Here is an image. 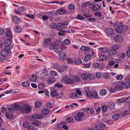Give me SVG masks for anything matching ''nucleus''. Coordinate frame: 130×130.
Wrapping results in <instances>:
<instances>
[{"label": "nucleus", "instance_id": "1", "mask_svg": "<svg viewBox=\"0 0 130 130\" xmlns=\"http://www.w3.org/2000/svg\"><path fill=\"white\" fill-rule=\"evenodd\" d=\"M115 25L117 26L115 28V31L118 33H120L122 32L123 31L127 30L128 28L125 25H121L118 23L115 24Z\"/></svg>", "mask_w": 130, "mask_h": 130}, {"label": "nucleus", "instance_id": "2", "mask_svg": "<svg viewBox=\"0 0 130 130\" xmlns=\"http://www.w3.org/2000/svg\"><path fill=\"white\" fill-rule=\"evenodd\" d=\"M31 110V108L26 104H23L21 106L20 111L22 113H29Z\"/></svg>", "mask_w": 130, "mask_h": 130}, {"label": "nucleus", "instance_id": "3", "mask_svg": "<svg viewBox=\"0 0 130 130\" xmlns=\"http://www.w3.org/2000/svg\"><path fill=\"white\" fill-rule=\"evenodd\" d=\"M124 83L123 82H119L117 86L115 88L111 87L109 88V90L110 92H114L117 90V89L119 90H121L123 88L122 85L123 86Z\"/></svg>", "mask_w": 130, "mask_h": 130}, {"label": "nucleus", "instance_id": "4", "mask_svg": "<svg viewBox=\"0 0 130 130\" xmlns=\"http://www.w3.org/2000/svg\"><path fill=\"white\" fill-rule=\"evenodd\" d=\"M11 41L9 40H5L4 42L5 47L4 49L6 50L9 52L11 49L10 45L11 44Z\"/></svg>", "mask_w": 130, "mask_h": 130}, {"label": "nucleus", "instance_id": "5", "mask_svg": "<svg viewBox=\"0 0 130 130\" xmlns=\"http://www.w3.org/2000/svg\"><path fill=\"white\" fill-rule=\"evenodd\" d=\"M89 7L93 11H98L100 9V6L99 5L95 4L94 3L90 4Z\"/></svg>", "mask_w": 130, "mask_h": 130}, {"label": "nucleus", "instance_id": "6", "mask_svg": "<svg viewBox=\"0 0 130 130\" xmlns=\"http://www.w3.org/2000/svg\"><path fill=\"white\" fill-rule=\"evenodd\" d=\"M85 115L84 113L83 112L77 113L76 115L74 117L75 119L78 121H80L82 120V117Z\"/></svg>", "mask_w": 130, "mask_h": 130}, {"label": "nucleus", "instance_id": "7", "mask_svg": "<svg viewBox=\"0 0 130 130\" xmlns=\"http://www.w3.org/2000/svg\"><path fill=\"white\" fill-rule=\"evenodd\" d=\"M97 130H107V128L105 127V125L103 123L100 124L95 127Z\"/></svg>", "mask_w": 130, "mask_h": 130}, {"label": "nucleus", "instance_id": "8", "mask_svg": "<svg viewBox=\"0 0 130 130\" xmlns=\"http://www.w3.org/2000/svg\"><path fill=\"white\" fill-rule=\"evenodd\" d=\"M105 32L107 35H111L114 33V31L113 29L111 28H107L105 30Z\"/></svg>", "mask_w": 130, "mask_h": 130}, {"label": "nucleus", "instance_id": "9", "mask_svg": "<svg viewBox=\"0 0 130 130\" xmlns=\"http://www.w3.org/2000/svg\"><path fill=\"white\" fill-rule=\"evenodd\" d=\"M9 52L8 51L4 49L2 50L0 52V54L2 56L6 57L9 54Z\"/></svg>", "mask_w": 130, "mask_h": 130}, {"label": "nucleus", "instance_id": "10", "mask_svg": "<svg viewBox=\"0 0 130 130\" xmlns=\"http://www.w3.org/2000/svg\"><path fill=\"white\" fill-rule=\"evenodd\" d=\"M113 40L116 42H120L122 41L123 40V38L120 36L117 35L114 38Z\"/></svg>", "mask_w": 130, "mask_h": 130}, {"label": "nucleus", "instance_id": "11", "mask_svg": "<svg viewBox=\"0 0 130 130\" xmlns=\"http://www.w3.org/2000/svg\"><path fill=\"white\" fill-rule=\"evenodd\" d=\"M62 51V48L61 46L58 45H56L55 48L54 49V51L55 52L60 53Z\"/></svg>", "mask_w": 130, "mask_h": 130}, {"label": "nucleus", "instance_id": "12", "mask_svg": "<svg viewBox=\"0 0 130 130\" xmlns=\"http://www.w3.org/2000/svg\"><path fill=\"white\" fill-rule=\"evenodd\" d=\"M86 11L83 14V15L86 18H89L92 17L91 14H90L89 10L88 9H86Z\"/></svg>", "mask_w": 130, "mask_h": 130}, {"label": "nucleus", "instance_id": "13", "mask_svg": "<svg viewBox=\"0 0 130 130\" xmlns=\"http://www.w3.org/2000/svg\"><path fill=\"white\" fill-rule=\"evenodd\" d=\"M64 83L67 84H72L74 83V82L73 79L68 78L64 80Z\"/></svg>", "mask_w": 130, "mask_h": 130}, {"label": "nucleus", "instance_id": "14", "mask_svg": "<svg viewBox=\"0 0 130 130\" xmlns=\"http://www.w3.org/2000/svg\"><path fill=\"white\" fill-rule=\"evenodd\" d=\"M13 109L14 110L17 111L20 109L21 106L20 105L18 104H15L12 105Z\"/></svg>", "mask_w": 130, "mask_h": 130}, {"label": "nucleus", "instance_id": "15", "mask_svg": "<svg viewBox=\"0 0 130 130\" xmlns=\"http://www.w3.org/2000/svg\"><path fill=\"white\" fill-rule=\"evenodd\" d=\"M12 33L10 31L7 30L6 32V35L7 37L8 38H9L8 40H9L11 41L12 38V36L11 35Z\"/></svg>", "mask_w": 130, "mask_h": 130}, {"label": "nucleus", "instance_id": "16", "mask_svg": "<svg viewBox=\"0 0 130 130\" xmlns=\"http://www.w3.org/2000/svg\"><path fill=\"white\" fill-rule=\"evenodd\" d=\"M86 112L90 114H93L95 112L93 108H88L86 109Z\"/></svg>", "mask_w": 130, "mask_h": 130}, {"label": "nucleus", "instance_id": "17", "mask_svg": "<svg viewBox=\"0 0 130 130\" xmlns=\"http://www.w3.org/2000/svg\"><path fill=\"white\" fill-rule=\"evenodd\" d=\"M32 118L33 119H41L43 118V116L41 115L37 114H34L31 115Z\"/></svg>", "mask_w": 130, "mask_h": 130}, {"label": "nucleus", "instance_id": "18", "mask_svg": "<svg viewBox=\"0 0 130 130\" xmlns=\"http://www.w3.org/2000/svg\"><path fill=\"white\" fill-rule=\"evenodd\" d=\"M115 104L112 102H110L108 103L107 106L108 108L110 109H112L115 107Z\"/></svg>", "mask_w": 130, "mask_h": 130}, {"label": "nucleus", "instance_id": "19", "mask_svg": "<svg viewBox=\"0 0 130 130\" xmlns=\"http://www.w3.org/2000/svg\"><path fill=\"white\" fill-rule=\"evenodd\" d=\"M57 12V13L59 14H63L66 12V11L65 9L61 8L58 9Z\"/></svg>", "mask_w": 130, "mask_h": 130}, {"label": "nucleus", "instance_id": "20", "mask_svg": "<svg viewBox=\"0 0 130 130\" xmlns=\"http://www.w3.org/2000/svg\"><path fill=\"white\" fill-rule=\"evenodd\" d=\"M13 20L15 23L18 24L19 22L20 18L18 17L14 16L13 18Z\"/></svg>", "mask_w": 130, "mask_h": 130}, {"label": "nucleus", "instance_id": "21", "mask_svg": "<svg viewBox=\"0 0 130 130\" xmlns=\"http://www.w3.org/2000/svg\"><path fill=\"white\" fill-rule=\"evenodd\" d=\"M59 57L61 59H62L63 60H64V59L66 57V54L64 52H61L59 54Z\"/></svg>", "mask_w": 130, "mask_h": 130}, {"label": "nucleus", "instance_id": "22", "mask_svg": "<svg viewBox=\"0 0 130 130\" xmlns=\"http://www.w3.org/2000/svg\"><path fill=\"white\" fill-rule=\"evenodd\" d=\"M117 53V51L116 50H112L111 49L109 50L108 52V54L110 56H112L116 54Z\"/></svg>", "mask_w": 130, "mask_h": 130}, {"label": "nucleus", "instance_id": "23", "mask_svg": "<svg viewBox=\"0 0 130 130\" xmlns=\"http://www.w3.org/2000/svg\"><path fill=\"white\" fill-rule=\"evenodd\" d=\"M99 50H100V52L103 53H107L108 51V49L106 48H103L100 47L99 48Z\"/></svg>", "mask_w": 130, "mask_h": 130}, {"label": "nucleus", "instance_id": "24", "mask_svg": "<svg viewBox=\"0 0 130 130\" xmlns=\"http://www.w3.org/2000/svg\"><path fill=\"white\" fill-rule=\"evenodd\" d=\"M70 97L71 98L75 99L77 97V95L76 93H72L70 94Z\"/></svg>", "mask_w": 130, "mask_h": 130}, {"label": "nucleus", "instance_id": "25", "mask_svg": "<svg viewBox=\"0 0 130 130\" xmlns=\"http://www.w3.org/2000/svg\"><path fill=\"white\" fill-rule=\"evenodd\" d=\"M5 116L8 119H12L13 117L12 114L9 112H6Z\"/></svg>", "mask_w": 130, "mask_h": 130}, {"label": "nucleus", "instance_id": "26", "mask_svg": "<svg viewBox=\"0 0 130 130\" xmlns=\"http://www.w3.org/2000/svg\"><path fill=\"white\" fill-rule=\"evenodd\" d=\"M86 55H88L90 56H93L94 55V53L93 51L89 50L86 52Z\"/></svg>", "mask_w": 130, "mask_h": 130}, {"label": "nucleus", "instance_id": "27", "mask_svg": "<svg viewBox=\"0 0 130 130\" xmlns=\"http://www.w3.org/2000/svg\"><path fill=\"white\" fill-rule=\"evenodd\" d=\"M120 118V116L119 114H115L113 115L112 117L113 119L115 120H118Z\"/></svg>", "mask_w": 130, "mask_h": 130}, {"label": "nucleus", "instance_id": "28", "mask_svg": "<svg viewBox=\"0 0 130 130\" xmlns=\"http://www.w3.org/2000/svg\"><path fill=\"white\" fill-rule=\"evenodd\" d=\"M49 111L47 109H44L42 111V113L43 115H47L49 113Z\"/></svg>", "mask_w": 130, "mask_h": 130}, {"label": "nucleus", "instance_id": "29", "mask_svg": "<svg viewBox=\"0 0 130 130\" xmlns=\"http://www.w3.org/2000/svg\"><path fill=\"white\" fill-rule=\"evenodd\" d=\"M36 76L35 75H33L29 77V79L31 82H34L36 80Z\"/></svg>", "mask_w": 130, "mask_h": 130}, {"label": "nucleus", "instance_id": "30", "mask_svg": "<svg viewBox=\"0 0 130 130\" xmlns=\"http://www.w3.org/2000/svg\"><path fill=\"white\" fill-rule=\"evenodd\" d=\"M80 48L81 50L83 51H86V52H87L90 49L88 47L85 46H82Z\"/></svg>", "mask_w": 130, "mask_h": 130}, {"label": "nucleus", "instance_id": "31", "mask_svg": "<svg viewBox=\"0 0 130 130\" xmlns=\"http://www.w3.org/2000/svg\"><path fill=\"white\" fill-rule=\"evenodd\" d=\"M84 57V60L86 61H88L91 59L92 56H90L88 55H86Z\"/></svg>", "mask_w": 130, "mask_h": 130}, {"label": "nucleus", "instance_id": "32", "mask_svg": "<svg viewBox=\"0 0 130 130\" xmlns=\"http://www.w3.org/2000/svg\"><path fill=\"white\" fill-rule=\"evenodd\" d=\"M74 62L75 64L78 65L81 64L82 62V61L80 59L77 58L75 60Z\"/></svg>", "mask_w": 130, "mask_h": 130}, {"label": "nucleus", "instance_id": "33", "mask_svg": "<svg viewBox=\"0 0 130 130\" xmlns=\"http://www.w3.org/2000/svg\"><path fill=\"white\" fill-rule=\"evenodd\" d=\"M95 78L94 75L92 74H89L88 75V78L91 80Z\"/></svg>", "mask_w": 130, "mask_h": 130}, {"label": "nucleus", "instance_id": "34", "mask_svg": "<svg viewBox=\"0 0 130 130\" xmlns=\"http://www.w3.org/2000/svg\"><path fill=\"white\" fill-rule=\"evenodd\" d=\"M51 39L49 38L46 39L44 41V44L45 45H49L51 43Z\"/></svg>", "mask_w": 130, "mask_h": 130}, {"label": "nucleus", "instance_id": "35", "mask_svg": "<svg viewBox=\"0 0 130 130\" xmlns=\"http://www.w3.org/2000/svg\"><path fill=\"white\" fill-rule=\"evenodd\" d=\"M92 96H93L94 98L97 99L99 98V96L97 92L95 91H94L92 93Z\"/></svg>", "mask_w": 130, "mask_h": 130}, {"label": "nucleus", "instance_id": "36", "mask_svg": "<svg viewBox=\"0 0 130 130\" xmlns=\"http://www.w3.org/2000/svg\"><path fill=\"white\" fill-rule=\"evenodd\" d=\"M41 103L39 101H37L35 103V107L36 108L40 107L41 105Z\"/></svg>", "mask_w": 130, "mask_h": 130}, {"label": "nucleus", "instance_id": "37", "mask_svg": "<svg viewBox=\"0 0 130 130\" xmlns=\"http://www.w3.org/2000/svg\"><path fill=\"white\" fill-rule=\"evenodd\" d=\"M125 98L123 97L122 98H121L119 99H118L117 101L118 104H120L122 103L123 102H125Z\"/></svg>", "mask_w": 130, "mask_h": 130}, {"label": "nucleus", "instance_id": "38", "mask_svg": "<svg viewBox=\"0 0 130 130\" xmlns=\"http://www.w3.org/2000/svg\"><path fill=\"white\" fill-rule=\"evenodd\" d=\"M68 9L70 10H73L75 8V5L73 4H70L68 6Z\"/></svg>", "mask_w": 130, "mask_h": 130}, {"label": "nucleus", "instance_id": "39", "mask_svg": "<svg viewBox=\"0 0 130 130\" xmlns=\"http://www.w3.org/2000/svg\"><path fill=\"white\" fill-rule=\"evenodd\" d=\"M14 30L16 32H18L21 30V27L19 26H16L15 27Z\"/></svg>", "mask_w": 130, "mask_h": 130}, {"label": "nucleus", "instance_id": "40", "mask_svg": "<svg viewBox=\"0 0 130 130\" xmlns=\"http://www.w3.org/2000/svg\"><path fill=\"white\" fill-rule=\"evenodd\" d=\"M106 59V57L105 55H101L99 59L100 61H102L105 60Z\"/></svg>", "mask_w": 130, "mask_h": 130}, {"label": "nucleus", "instance_id": "41", "mask_svg": "<svg viewBox=\"0 0 130 130\" xmlns=\"http://www.w3.org/2000/svg\"><path fill=\"white\" fill-rule=\"evenodd\" d=\"M81 77L83 79L86 80L88 78V75L85 73L81 74Z\"/></svg>", "mask_w": 130, "mask_h": 130}, {"label": "nucleus", "instance_id": "42", "mask_svg": "<svg viewBox=\"0 0 130 130\" xmlns=\"http://www.w3.org/2000/svg\"><path fill=\"white\" fill-rule=\"evenodd\" d=\"M107 92V91L105 89H103L101 90L100 92V94L101 95H105Z\"/></svg>", "mask_w": 130, "mask_h": 130}, {"label": "nucleus", "instance_id": "43", "mask_svg": "<svg viewBox=\"0 0 130 130\" xmlns=\"http://www.w3.org/2000/svg\"><path fill=\"white\" fill-rule=\"evenodd\" d=\"M16 92H17L16 91H13L12 90H11L9 91H4V93L5 94H7L10 93L14 94Z\"/></svg>", "mask_w": 130, "mask_h": 130}, {"label": "nucleus", "instance_id": "44", "mask_svg": "<svg viewBox=\"0 0 130 130\" xmlns=\"http://www.w3.org/2000/svg\"><path fill=\"white\" fill-rule=\"evenodd\" d=\"M119 47L117 45H113L110 47V48L112 50H118L119 49Z\"/></svg>", "mask_w": 130, "mask_h": 130}, {"label": "nucleus", "instance_id": "45", "mask_svg": "<svg viewBox=\"0 0 130 130\" xmlns=\"http://www.w3.org/2000/svg\"><path fill=\"white\" fill-rule=\"evenodd\" d=\"M103 77L105 79H108L110 77V74L108 73H105L103 74Z\"/></svg>", "mask_w": 130, "mask_h": 130}, {"label": "nucleus", "instance_id": "46", "mask_svg": "<svg viewBox=\"0 0 130 130\" xmlns=\"http://www.w3.org/2000/svg\"><path fill=\"white\" fill-rule=\"evenodd\" d=\"M22 85L23 86L27 87L29 85V83L28 81H26L22 82Z\"/></svg>", "mask_w": 130, "mask_h": 130}, {"label": "nucleus", "instance_id": "47", "mask_svg": "<svg viewBox=\"0 0 130 130\" xmlns=\"http://www.w3.org/2000/svg\"><path fill=\"white\" fill-rule=\"evenodd\" d=\"M41 74L42 76H47L48 73V72L45 70H43Z\"/></svg>", "mask_w": 130, "mask_h": 130}, {"label": "nucleus", "instance_id": "48", "mask_svg": "<svg viewBox=\"0 0 130 130\" xmlns=\"http://www.w3.org/2000/svg\"><path fill=\"white\" fill-rule=\"evenodd\" d=\"M63 94L61 92L60 93H56V98L57 99H59L61 98Z\"/></svg>", "mask_w": 130, "mask_h": 130}, {"label": "nucleus", "instance_id": "49", "mask_svg": "<svg viewBox=\"0 0 130 130\" xmlns=\"http://www.w3.org/2000/svg\"><path fill=\"white\" fill-rule=\"evenodd\" d=\"M76 18L77 19L80 20H83L85 19L84 17L83 16L79 14L77 15Z\"/></svg>", "mask_w": 130, "mask_h": 130}, {"label": "nucleus", "instance_id": "50", "mask_svg": "<svg viewBox=\"0 0 130 130\" xmlns=\"http://www.w3.org/2000/svg\"><path fill=\"white\" fill-rule=\"evenodd\" d=\"M130 114V111L129 110H127L124 111L122 114L123 116H125L126 115Z\"/></svg>", "mask_w": 130, "mask_h": 130}, {"label": "nucleus", "instance_id": "51", "mask_svg": "<svg viewBox=\"0 0 130 130\" xmlns=\"http://www.w3.org/2000/svg\"><path fill=\"white\" fill-rule=\"evenodd\" d=\"M94 15L96 16L100 17L102 16V14L100 11H97L94 13Z\"/></svg>", "mask_w": 130, "mask_h": 130}, {"label": "nucleus", "instance_id": "52", "mask_svg": "<svg viewBox=\"0 0 130 130\" xmlns=\"http://www.w3.org/2000/svg\"><path fill=\"white\" fill-rule=\"evenodd\" d=\"M50 74L51 76H54L57 75V73L55 71H52L50 72Z\"/></svg>", "mask_w": 130, "mask_h": 130}, {"label": "nucleus", "instance_id": "53", "mask_svg": "<svg viewBox=\"0 0 130 130\" xmlns=\"http://www.w3.org/2000/svg\"><path fill=\"white\" fill-rule=\"evenodd\" d=\"M107 110V106L106 105H103L102 107V110L103 111H106Z\"/></svg>", "mask_w": 130, "mask_h": 130}, {"label": "nucleus", "instance_id": "54", "mask_svg": "<svg viewBox=\"0 0 130 130\" xmlns=\"http://www.w3.org/2000/svg\"><path fill=\"white\" fill-rule=\"evenodd\" d=\"M90 2L88 1L82 4V7H84L87 6H89L90 4Z\"/></svg>", "mask_w": 130, "mask_h": 130}, {"label": "nucleus", "instance_id": "55", "mask_svg": "<svg viewBox=\"0 0 130 130\" xmlns=\"http://www.w3.org/2000/svg\"><path fill=\"white\" fill-rule=\"evenodd\" d=\"M55 80L54 78L51 77L49 78L48 80V82L50 84L53 83Z\"/></svg>", "mask_w": 130, "mask_h": 130}, {"label": "nucleus", "instance_id": "56", "mask_svg": "<svg viewBox=\"0 0 130 130\" xmlns=\"http://www.w3.org/2000/svg\"><path fill=\"white\" fill-rule=\"evenodd\" d=\"M102 75V73L100 72H97L95 74L96 77L98 78H101Z\"/></svg>", "mask_w": 130, "mask_h": 130}, {"label": "nucleus", "instance_id": "57", "mask_svg": "<svg viewBox=\"0 0 130 130\" xmlns=\"http://www.w3.org/2000/svg\"><path fill=\"white\" fill-rule=\"evenodd\" d=\"M63 43L65 44H68L70 43V41L68 39H66L64 40Z\"/></svg>", "mask_w": 130, "mask_h": 130}, {"label": "nucleus", "instance_id": "58", "mask_svg": "<svg viewBox=\"0 0 130 130\" xmlns=\"http://www.w3.org/2000/svg\"><path fill=\"white\" fill-rule=\"evenodd\" d=\"M73 120L74 119L70 117L67 118L66 121L67 122L71 123L73 121Z\"/></svg>", "mask_w": 130, "mask_h": 130}, {"label": "nucleus", "instance_id": "59", "mask_svg": "<svg viewBox=\"0 0 130 130\" xmlns=\"http://www.w3.org/2000/svg\"><path fill=\"white\" fill-rule=\"evenodd\" d=\"M57 92L56 91H53L50 93V95L52 97L56 96Z\"/></svg>", "mask_w": 130, "mask_h": 130}, {"label": "nucleus", "instance_id": "60", "mask_svg": "<svg viewBox=\"0 0 130 130\" xmlns=\"http://www.w3.org/2000/svg\"><path fill=\"white\" fill-rule=\"evenodd\" d=\"M50 26L53 29L55 28L58 26L55 23H52L50 25Z\"/></svg>", "mask_w": 130, "mask_h": 130}, {"label": "nucleus", "instance_id": "61", "mask_svg": "<svg viewBox=\"0 0 130 130\" xmlns=\"http://www.w3.org/2000/svg\"><path fill=\"white\" fill-rule=\"evenodd\" d=\"M116 79L117 80H121L123 78V76L122 75H118L116 77Z\"/></svg>", "mask_w": 130, "mask_h": 130}, {"label": "nucleus", "instance_id": "62", "mask_svg": "<svg viewBox=\"0 0 130 130\" xmlns=\"http://www.w3.org/2000/svg\"><path fill=\"white\" fill-rule=\"evenodd\" d=\"M45 84H40L38 85V88L40 89L43 88L45 87Z\"/></svg>", "mask_w": 130, "mask_h": 130}, {"label": "nucleus", "instance_id": "63", "mask_svg": "<svg viewBox=\"0 0 130 130\" xmlns=\"http://www.w3.org/2000/svg\"><path fill=\"white\" fill-rule=\"evenodd\" d=\"M68 75L66 74L64 75H62V80L64 82V80H66V79H68Z\"/></svg>", "mask_w": 130, "mask_h": 130}, {"label": "nucleus", "instance_id": "64", "mask_svg": "<svg viewBox=\"0 0 130 130\" xmlns=\"http://www.w3.org/2000/svg\"><path fill=\"white\" fill-rule=\"evenodd\" d=\"M25 15L27 17L32 19H33L34 17V15L30 14L27 13H26V14H25Z\"/></svg>", "mask_w": 130, "mask_h": 130}]
</instances>
